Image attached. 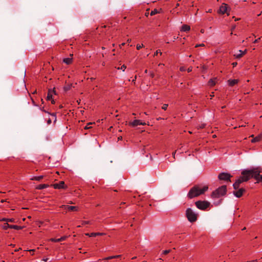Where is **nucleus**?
Here are the masks:
<instances>
[{"label": "nucleus", "instance_id": "1", "mask_svg": "<svg viewBox=\"0 0 262 262\" xmlns=\"http://www.w3.org/2000/svg\"><path fill=\"white\" fill-rule=\"evenodd\" d=\"M261 172H262V168L258 166L252 167L248 169H244L242 172V174H248L250 177V179L254 178L257 182L259 183L262 182V175L260 174Z\"/></svg>", "mask_w": 262, "mask_h": 262}, {"label": "nucleus", "instance_id": "2", "mask_svg": "<svg viewBox=\"0 0 262 262\" xmlns=\"http://www.w3.org/2000/svg\"><path fill=\"white\" fill-rule=\"evenodd\" d=\"M208 188V187L207 186H204L202 188H200L198 186H194L190 189L187 196L190 199L198 196L199 195L204 193L207 190Z\"/></svg>", "mask_w": 262, "mask_h": 262}, {"label": "nucleus", "instance_id": "3", "mask_svg": "<svg viewBox=\"0 0 262 262\" xmlns=\"http://www.w3.org/2000/svg\"><path fill=\"white\" fill-rule=\"evenodd\" d=\"M226 186L223 185L219 187L215 191H213L212 193L213 198H218L225 195L226 193Z\"/></svg>", "mask_w": 262, "mask_h": 262}, {"label": "nucleus", "instance_id": "4", "mask_svg": "<svg viewBox=\"0 0 262 262\" xmlns=\"http://www.w3.org/2000/svg\"><path fill=\"white\" fill-rule=\"evenodd\" d=\"M243 176L238 178L235 182L233 184V186L234 189H238L239 187V185L244 182H247L250 180V177L247 174H242Z\"/></svg>", "mask_w": 262, "mask_h": 262}, {"label": "nucleus", "instance_id": "5", "mask_svg": "<svg viewBox=\"0 0 262 262\" xmlns=\"http://www.w3.org/2000/svg\"><path fill=\"white\" fill-rule=\"evenodd\" d=\"M186 215L190 222H193L196 220L197 214L191 208H188L186 210Z\"/></svg>", "mask_w": 262, "mask_h": 262}, {"label": "nucleus", "instance_id": "6", "mask_svg": "<svg viewBox=\"0 0 262 262\" xmlns=\"http://www.w3.org/2000/svg\"><path fill=\"white\" fill-rule=\"evenodd\" d=\"M195 205L199 209L205 210L209 206L210 203L207 201H198L195 202Z\"/></svg>", "mask_w": 262, "mask_h": 262}, {"label": "nucleus", "instance_id": "7", "mask_svg": "<svg viewBox=\"0 0 262 262\" xmlns=\"http://www.w3.org/2000/svg\"><path fill=\"white\" fill-rule=\"evenodd\" d=\"M229 8L227 6V4L223 3L220 7L219 13L221 14H224L225 13H227L228 15H229Z\"/></svg>", "mask_w": 262, "mask_h": 262}, {"label": "nucleus", "instance_id": "8", "mask_svg": "<svg viewBox=\"0 0 262 262\" xmlns=\"http://www.w3.org/2000/svg\"><path fill=\"white\" fill-rule=\"evenodd\" d=\"M231 177V176L229 173H226V172H222L218 176V178L220 180H224L226 181H230Z\"/></svg>", "mask_w": 262, "mask_h": 262}, {"label": "nucleus", "instance_id": "9", "mask_svg": "<svg viewBox=\"0 0 262 262\" xmlns=\"http://www.w3.org/2000/svg\"><path fill=\"white\" fill-rule=\"evenodd\" d=\"M56 94L55 91L53 89H50L48 91V96H47V99L48 100H51V102L52 104H54L55 103V101L54 99H52L53 95Z\"/></svg>", "mask_w": 262, "mask_h": 262}, {"label": "nucleus", "instance_id": "10", "mask_svg": "<svg viewBox=\"0 0 262 262\" xmlns=\"http://www.w3.org/2000/svg\"><path fill=\"white\" fill-rule=\"evenodd\" d=\"M235 190L233 191V194L237 198H240L243 195V192L245 191V189L243 188H238V189Z\"/></svg>", "mask_w": 262, "mask_h": 262}, {"label": "nucleus", "instance_id": "11", "mask_svg": "<svg viewBox=\"0 0 262 262\" xmlns=\"http://www.w3.org/2000/svg\"><path fill=\"white\" fill-rule=\"evenodd\" d=\"M130 124H131V125L132 126L135 127V126H137L138 125H145L146 124V123L145 122H143L141 121L140 120H135L134 121L130 123Z\"/></svg>", "mask_w": 262, "mask_h": 262}, {"label": "nucleus", "instance_id": "12", "mask_svg": "<svg viewBox=\"0 0 262 262\" xmlns=\"http://www.w3.org/2000/svg\"><path fill=\"white\" fill-rule=\"evenodd\" d=\"M64 183L63 181H61L59 183H56L54 185V187L55 189H62L64 188Z\"/></svg>", "mask_w": 262, "mask_h": 262}, {"label": "nucleus", "instance_id": "13", "mask_svg": "<svg viewBox=\"0 0 262 262\" xmlns=\"http://www.w3.org/2000/svg\"><path fill=\"white\" fill-rule=\"evenodd\" d=\"M238 52H239V54H234V56L237 59L241 58L243 56V55L246 54V53L247 52V50H245L244 51H242V50H239Z\"/></svg>", "mask_w": 262, "mask_h": 262}, {"label": "nucleus", "instance_id": "14", "mask_svg": "<svg viewBox=\"0 0 262 262\" xmlns=\"http://www.w3.org/2000/svg\"><path fill=\"white\" fill-rule=\"evenodd\" d=\"M66 209L70 210V211H77V208L76 206H69V205H63V206Z\"/></svg>", "mask_w": 262, "mask_h": 262}, {"label": "nucleus", "instance_id": "15", "mask_svg": "<svg viewBox=\"0 0 262 262\" xmlns=\"http://www.w3.org/2000/svg\"><path fill=\"white\" fill-rule=\"evenodd\" d=\"M261 139H262V133L259 134L257 136L253 138V139L251 140V142L252 143L257 142L260 141Z\"/></svg>", "mask_w": 262, "mask_h": 262}, {"label": "nucleus", "instance_id": "16", "mask_svg": "<svg viewBox=\"0 0 262 262\" xmlns=\"http://www.w3.org/2000/svg\"><path fill=\"white\" fill-rule=\"evenodd\" d=\"M190 29V27L189 26L187 25H183L182 27L181 31L183 32H187L189 31Z\"/></svg>", "mask_w": 262, "mask_h": 262}, {"label": "nucleus", "instance_id": "17", "mask_svg": "<svg viewBox=\"0 0 262 262\" xmlns=\"http://www.w3.org/2000/svg\"><path fill=\"white\" fill-rule=\"evenodd\" d=\"M228 84L230 86H232L238 83V80H237V79H229V80H228Z\"/></svg>", "mask_w": 262, "mask_h": 262}, {"label": "nucleus", "instance_id": "18", "mask_svg": "<svg viewBox=\"0 0 262 262\" xmlns=\"http://www.w3.org/2000/svg\"><path fill=\"white\" fill-rule=\"evenodd\" d=\"M5 228H9L17 229H18V226L16 225H10L9 224H8L7 223H6V225L5 226Z\"/></svg>", "mask_w": 262, "mask_h": 262}, {"label": "nucleus", "instance_id": "19", "mask_svg": "<svg viewBox=\"0 0 262 262\" xmlns=\"http://www.w3.org/2000/svg\"><path fill=\"white\" fill-rule=\"evenodd\" d=\"M43 178V176H34L32 178H31V180H34V181H39Z\"/></svg>", "mask_w": 262, "mask_h": 262}, {"label": "nucleus", "instance_id": "20", "mask_svg": "<svg viewBox=\"0 0 262 262\" xmlns=\"http://www.w3.org/2000/svg\"><path fill=\"white\" fill-rule=\"evenodd\" d=\"M48 187V185L47 184H40L39 185H38L37 188L38 189H43L45 188H46Z\"/></svg>", "mask_w": 262, "mask_h": 262}, {"label": "nucleus", "instance_id": "21", "mask_svg": "<svg viewBox=\"0 0 262 262\" xmlns=\"http://www.w3.org/2000/svg\"><path fill=\"white\" fill-rule=\"evenodd\" d=\"M64 239H65L64 237H62L59 238H52L51 240H52V241L54 242H60L64 240Z\"/></svg>", "mask_w": 262, "mask_h": 262}, {"label": "nucleus", "instance_id": "22", "mask_svg": "<svg viewBox=\"0 0 262 262\" xmlns=\"http://www.w3.org/2000/svg\"><path fill=\"white\" fill-rule=\"evenodd\" d=\"M63 62L67 64H69L72 62V58H66L63 59Z\"/></svg>", "mask_w": 262, "mask_h": 262}, {"label": "nucleus", "instance_id": "23", "mask_svg": "<svg viewBox=\"0 0 262 262\" xmlns=\"http://www.w3.org/2000/svg\"><path fill=\"white\" fill-rule=\"evenodd\" d=\"M210 86H214L215 84V79H210L208 81Z\"/></svg>", "mask_w": 262, "mask_h": 262}, {"label": "nucleus", "instance_id": "24", "mask_svg": "<svg viewBox=\"0 0 262 262\" xmlns=\"http://www.w3.org/2000/svg\"><path fill=\"white\" fill-rule=\"evenodd\" d=\"M2 221H6V222H13V219H6V218H3L1 220Z\"/></svg>", "mask_w": 262, "mask_h": 262}, {"label": "nucleus", "instance_id": "25", "mask_svg": "<svg viewBox=\"0 0 262 262\" xmlns=\"http://www.w3.org/2000/svg\"><path fill=\"white\" fill-rule=\"evenodd\" d=\"M119 257H120V255H115V256H110V257H107V259H112V258H118Z\"/></svg>", "mask_w": 262, "mask_h": 262}, {"label": "nucleus", "instance_id": "26", "mask_svg": "<svg viewBox=\"0 0 262 262\" xmlns=\"http://www.w3.org/2000/svg\"><path fill=\"white\" fill-rule=\"evenodd\" d=\"M168 107V104H164L163 106H162V108L164 110H166L167 109Z\"/></svg>", "mask_w": 262, "mask_h": 262}, {"label": "nucleus", "instance_id": "27", "mask_svg": "<svg viewBox=\"0 0 262 262\" xmlns=\"http://www.w3.org/2000/svg\"><path fill=\"white\" fill-rule=\"evenodd\" d=\"M158 11L157 10H155L154 11H152L151 12V15H155V14L157 13Z\"/></svg>", "mask_w": 262, "mask_h": 262}, {"label": "nucleus", "instance_id": "28", "mask_svg": "<svg viewBox=\"0 0 262 262\" xmlns=\"http://www.w3.org/2000/svg\"><path fill=\"white\" fill-rule=\"evenodd\" d=\"M169 250H164L163 252V254H168L169 252Z\"/></svg>", "mask_w": 262, "mask_h": 262}, {"label": "nucleus", "instance_id": "29", "mask_svg": "<svg viewBox=\"0 0 262 262\" xmlns=\"http://www.w3.org/2000/svg\"><path fill=\"white\" fill-rule=\"evenodd\" d=\"M92 123H90L89 124H88L85 127V129H88V128H90L91 127L89 126L90 125L92 124Z\"/></svg>", "mask_w": 262, "mask_h": 262}, {"label": "nucleus", "instance_id": "30", "mask_svg": "<svg viewBox=\"0 0 262 262\" xmlns=\"http://www.w3.org/2000/svg\"><path fill=\"white\" fill-rule=\"evenodd\" d=\"M126 67L124 65H123L122 66H121L120 69L123 70V71L125 70Z\"/></svg>", "mask_w": 262, "mask_h": 262}, {"label": "nucleus", "instance_id": "31", "mask_svg": "<svg viewBox=\"0 0 262 262\" xmlns=\"http://www.w3.org/2000/svg\"><path fill=\"white\" fill-rule=\"evenodd\" d=\"M99 233H92L91 234V235H90V236H96V235L98 234Z\"/></svg>", "mask_w": 262, "mask_h": 262}, {"label": "nucleus", "instance_id": "32", "mask_svg": "<svg viewBox=\"0 0 262 262\" xmlns=\"http://www.w3.org/2000/svg\"><path fill=\"white\" fill-rule=\"evenodd\" d=\"M160 53V54L161 55L162 54V53L159 51V50H157L155 53V55H157L158 53Z\"/></svg>", "mask_w": 262, "mask_h": 262}, {"label": "nucleus", "instance_id": "33", "mask_svg": "<svg viewBox=\"0 0 262 262\" xmlns=\"http://www.w3.org/2000/svg\"><path fill=\"white\" fill-rule=\"evenodd\" d=\"M141 47H142V46H141L140 45H138L137 46V50H140L141 48Z\"/></svg>", "mask_w": 262, "mask_h": 262}, {"label": "nucleus", "instance_id": "34", "mask_svg": "<svg viewBox=\"0 0 262 262\" xmlns=\"http://www.w3.org/2000/svg\"><path fill=\"white\" fill-rule=\"evenodd\" d=\"M237 62H233V63H232V65H233V67H236L237 66Z\"/></svg>", "mask_w": 262, "mask_h": 262}, {"label": "nucleus", "instance_id": "35", "mask_svg": "<svg viewBox=\"0 0 262 262\" xmlns=\"http://www.w3.org/2000/svg\"><path fill=\"white\" fill-rule=\"evenodd\" d=\"M49 260V258H46L43 259V260L45 261V262H47Z\"/></svg>", "mask_w": 262, "mask_h": 262}, {"label": "nucleus", "instance_id": "36", "mask_svg": "<svg viewBox=\"0 0 262 262\" xmlns=\"http://www.w3.org/2000/svg\"><path fill=\"white\" fill-rule=\"evenodd\" d=\"M89 224L88 221H83V224Z\"/></svg>", "mask_w": 262, "mask_h": 262}, {"label": "nucleus", "instance_id": "37", "mask_svg": "<svg viewBox=\"0 0 262 262\" xmlns=\"http://www.w3.org/2000/svg\"><path fill=\"white\" fill-rule=\"evenodd\" d=\"M247 262H256V260H252V261H247Z\"/></svg>", "mask_w": 262, "mask_h": 262}, {"label": "nucleus", "instance_id": "38", "mask_svg": "<svg viewBox=\"0 0 262 262\" xmlns=\"http://www.w3.org/2000/svg\"><path fill=\"white\" fill-rule=\"evenodd\" d=\"M175 154H176V152H174V153L173 154V157H174H174H175Z\"/></svg>", "mask_w": 262, "mask_h": 262}, {"label": "nucleus", "instance_id": "39", "mask_svg": "<svg viewBox=\"0 0 262 262\" xmlns=\"http://www.w3.org/2000/svg\"><path fill=\"white\" fill-rule=\"evenodd\" d=\"M50 122H51V120H49L48 121V123H50Z\"/></svg>", "mask_w": 262, "mask_h": 262}, {"label": "nucleus", "instance_id": "40", "mask_svg": "<svg viewBox=\"0 0 262 262\" xmlns=\"http://www.w3.org/2000/svg\"><path fill=\"white\" fill-rule=\"evenodd\" d=\"M161 65H164V64L162 63H160L159 66H161Z\"/></svg>", "mask_w": 262, "mask_h": 262}, {"label": "nucleus", "instance_id": "41", "mask_svg": "<svg viewBox=\"0 0 262 262\" xmlns=\"http://www.w3.org/2000/svg\"><path fill=\"white\" fill-rule=\"evenodd\" d=\"M238 19H239L238 18L235 19V21H236V20H238Z\"/></svg>", "mask_w": 262, "mask_h": 262}, {"label": "nucleus", "instance_id": "42", "mask_svg": "<svg viewBox=\"0 0 262 262\" xmlns=\"http://www.w3.org/2000/svg\"><path fill=\"white\" fill-rule=\"evenodd\" d=\"M235 28V26H234L233 27L232 29H234Z\"/></svg>", "mask_w": 262, "mask_h": 262}, {"label": "nucleus", "instance_id": "43", "mask_svg": "<svg viewBox=\"0 0 262 262\" xmlns=\"http://www.w3.org/2000/svg\"><path fill=\"white\" fill-rule=\"evenodd\" d=\"M258 41V40H255V42Z\"/></svg>", "mask_w": 262, "mask_h": 262}]
</instances>
